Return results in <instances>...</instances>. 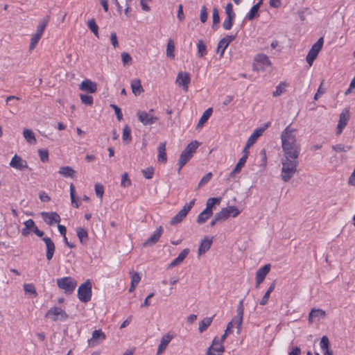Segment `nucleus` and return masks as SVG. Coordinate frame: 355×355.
<instances>
[{
  "mask_svg": "<svg viewBox=\"0 0 355 355\" xmlns=\"http://www.w3.org/2000/svg\"><path fill=\"white\" fill-rule=\"evenodd\" d=\"M282 147L284 158L298 159L300 153V144L297 141L296 129L288 125L281 135Z\"/></svg>",
  "mask_w": 355,
  "mask_h": 355,
  "instance_id": "obj_1",
  "label": "nucleus"
},
{
  "mask_svg": "<svg viewBox=\"0 0 355 355\" xmlns=\"http://www.w3.org/2000/svg\"><path fill=\"white\" fill-rule=\"evenodd\" d=\"M281 162L282 164L281 178L284 182H286L295 174L299 161L298 159L282 157Z\"/></svg>",
  "mask_w": 355,
  "mask_h": 355,
  "instance_id": "obj_2",
  "label": "nucleus"
},
{
  "mask_svg": "<svg viewBox=\"0 0 355 355\" xmlns=\"http://www.w3.org/2000/svg\"><path fill=\"white\" fill-rule=\"evenodd\" d=\"M56 282L58 286L67 294H71L77 285V282L71 277L60 278Z\"/></svg>",
  "mask_w": 355,
  "mask_h": 355,
  "instance_id": "obj_3",
  "label": "nucleus"
},
{
  "mask_svg": "<svg viewBox=\"0 0 355 355\" xmlns=\"http://www.w3.org/2000/svg\"><path fill=\"white\" fill-rule=\"evenodd\" d=\"M78 297L82 302L90 301L92 297V283L89 279L82 284L78 289Z\"/></svg>",
  "mask_w": 355,
  "mask_h": 355,
  "instance_id": "obj_4",
  "label": "nucleus"
},
{
  "mask_svg": "<svg viewBox=\"0 0 355 355\" xmlns=\"http://www.w3.org/2000/svg\"><path fill=\"white\" fill-rule=\"evenodd\" d=\"M45 317L53 321H65L68 318V315L60 307L54 306L46 312Z\"/></svg>",
  "mask_w": 355,
  "mask_h": 355,
  "instance_id": "obj_5",
  "label": "nucleus"
},
{
  "mask_svg": "<svg viewBox=\"0 0 355 355\" xmlns=\"http://www.w3.org/2000/svg\"><path fill=\"white\" fill-rule=\"evenodd\" d=\"M196 200L193 199L189 204H186L183 208L173 217L172 218L170 223L172 225H176L182 222L188 214L189 211L191 209L195 204Z\"/></svg>",
  "mask_w": 355,
  "mask_h": 355,
  "instance_id": "obj_6",
  "label": "nucleus"
},
{
  "mask_svg": "<svg viewBox=\"0 0 355 355\" xmlns=\"http://www.w3.org/2000/svg\"><path fill=\"white\" fill-rule=\"evenodd\" d=\"M153 112V110H150L148 112L145 111H138L137 112V116L138 117L139 121L144 125H152L155 123L158 118L152 114Z\"/></svg>",
  "mask_w": 355,
  "mask_h": 355,
  "instance_id": "obj_7",
  "label": "nucleus"
},
{
  "mask_svg": "<svg viewBox=\"0 0 355 355\" xmlns=\"http://www.w3.org/2000/svg\"><path fill=\"white\" fill-rule=\"evenodd\" d=\"M191 82V76L189 73L180 71L178 73L175 83L180 87H182L184 92H187L189 89V85Z\"/></svg>",
  "mask_w": 355,
  "mask_h": 355,
  "instance_id": "obj_8",
  "label": "nucleus"
},
{
  "mask_svg": "<svg viewBox=\"0 0 355 355\" xmlns=\"http://www.w3.org/2000/svg\"><path fill=\"white\" fill-rule=\"evenodd\" d=\"M225 347L221 343H219L217 337L212 340L211 345L209 347L206 352V355H223Z\"/></svg>",
  "mask_w": 355,
  "mask_h": 355,
  "instance_id": "obj_9",
  "label": "nucleus"
},
{
  "mask_svg": "<svg viewBox=\"0 0 355 355\" xmlns=\"http://www.w3.org/2000/svg\"><path fill=\"white\" fill-rule=\"evenodd\" d=\"M254 67L256 70H264L266 67L271 65V62L268 57L264 54H258L254 58Z\"/></svg>",
  "mask_w": 355,
  "mask_h": 355,
  "instance_id": "obj_10",
  "label": "nucleus"
},
{
  "mask_svg": "<svg viewBox=\"0 0 355 355\" xmlns=\"http://www.w3.org/2000/svg\"><path fill=\"white\" fill-rule=\"evenodd\" d=\"M9 165L10 167L19 171L28 168L27 162L17 155L13 156Z\"/></svg>",
  "mask_w": 355,
  "mask_h": 355,
  "instance_id": "obj_11",
  "label": "nucleus"
},
{
  "mask_svg": "<svg viewBox=\"0 0 355 355\" xmlns=\"http://www.w3.org/2000/svg\"><path fill=\"white\" fill-rule=\"evenodd\" d=\"M105 339V334L101 331V329L94 330L92 332V338L88 340V345L89 347H94Z\"/></svg>",
  "mask_w": 355,
  "mask_h": 355,
  "instance_id": "obj_12",
  "label": "nucleus"
},
{
  "mask_svg": "<svg viewBox=\"0 0 355 355\" xmlns=\"http://www.w3.org/2000/svg\"><path fill=\"white\" fill-rule=\"evenodd\" d=\"M270 270V264L268 263L260 268L256 272V288L264 281L266 275Z\"/></svg>",
  "mask_w": 355,
  "mask_h": 355,
  "instance_id": "obj_13",
  "label": "nucleus"
},
{
  "mask_svg": "<svg viewBox=\"0 0 355 355\" xmlns=\"http://www.w3.org/2000/svg\"><path fill=\"white\" fill-rule=\"evenodd\" d=\"M349 119V111L348 109H344L340 114V119L337 126V135H340L343 128L346 126Z\"/></svg>",
  "mask_w": 355,
  "mask_h": 355,
  "instance_id": "obj_14",
  "label": "nucleus"
},
{
  "mask_svg": "<svg viewBox=\"0 0 355 355\" xmlns=\"http://www.w3.org/2000/svg\"><path fill=\"white\" fill-rule=\"evenodd\" d=\"M269 123L264 125V127L257 128L254 130L253 133L248 138L247 141V148H250L257 141V139L263 133V132L268 128Z\"/></svg>",
  "mask_w": 355,
  "mask_h": 355,
  "instance_id": "obj_15",
  "label": "nucleus"
},
{
  "mask_svg": "<svg viewBox=\"0 0 355 355\" xmlns=\"http://www.w3.org/2000/svg\"><path fill=\"white\" fill-rule=\"evenodd\" d=\"M41 216L44 221L49 225H52L53 223H59L60 221V217L56 212H42Z\"/></svg>",
  "mask_w": 355,
  "mask_h": 355,
  "instance_id": "obj_16",
  "label": "nucleus"
},
{
  "mask_svg": "<svg viewBox=\"0 0 355 355\" xmlns=\"http://www.w3.org/2000/svg\"><path fill=\"white\" fill-rule=\"evenodd\" d=\"M240 211L236 207L229 206L225 208H223L219 214L223 217V220L227 219L230 216L236 217L239 214Z\"/></svg>",
  "mask_w": 355,
  "mask_h": 355,
  "instance_id": "obj_17",
  "label": "nucleus"
},
{
  "mask_svg": "<svg viewBox=\"0 0 355 355\" xmlns=\"http://www.w3.org/2000/svg\"><path fill=\"white\" fill-rule=\"evenodd\" d=\"M235 39V36L227 35L223 37L218 44L217 51H220V57L222 58L228 45Z\"/></svg>",
  "mask_w": 355,
  "mask_h": 355,
  "instance_id": "obj_18",
  "label": "nucleus"
},
{
  "mask_svg": "<svg viewBox=\"0 0 355 355\" xmlns=\"http://www.w3.org/2000/svg\"><path fill=\"white\" fill-rule=\"evenodd\" d=\"M43 241L45 243L46 245V257L48 261H50L52 259L55 250V246L53 241L49 238V237H43L42 238Z\"/></svg>",
  "mask_w": 355,
  "mask_h": 355,
  "instance_id": "obj_19",
  "label": "nucleus"
},
{
  "mask_svg": "<svg viewBox=\"0 0 355 355\" xmlns=\"http://www.w3.org/2000/svg\"><path fill=\"white\" fill-rule=\"evenodd\" d=\"M79 89L83 92L95 93L97 90V84L89 79H86L80 83Z\"/></svg>",
  "mask_w": 355,
  "mask_h": 355,
  "instance_id": "obj_20",
  "label": "nucleus"
},
{
  "mask_svg": "<svg viewBox=\"0 0 355 355\" xmlns=\"http://www.w3.org/2000/svg\"><path fill=\"white\" fill-rule=\"evenodd\" d=\"M162 233H163V228L162 226H159L155 230V232L153 233V234L143 243V246L144 247L152 246L154 244H155L158 241L159 239L161 237Z\"/></svg>",
  "mask_w": 355,
  "mask_h": 355,
  "instance_id": "obj_21",
  "label": "nucleus"
},
{
  "mask_svg": "<svg viewBox=\"0 0 355 355\" xmlns=\"http://www.w3.org/2000/svg\"><path fill=\"white\" fill-rule=\"evenodd\" d=\"M173 338V335L169 334H166L162 337L160 343L157 348V355H160L164 352Z\"/></svg>",
  "mask_w": 355,
  "mask_h": 355,
  "instance_id": "obj_22",
  "label": "nucleus"
},
{
  "mask_svg": "<svg viewBox=\"0 0 355 355\" xmlns=\"http://www.w3.org/2000/svg\"><path fill=\"white\" fill-rule=\"evenodd\" d=\"M212 242V238L205 236L200 242L198 251V256H200L207 252L210 249Z\"/></svg>",
  "mask_w": 355,
  "mask_h": 355,
  "instance_id": "obj_23",
  "label": "nucleus"
},
{
  "mask_svg": "<svg viewBox=\"0 0 355 355\" xmlns=\"http://www.w3.org/2000/svg\"><path fill=\"white\" fill-rule=\"evenodd\" d=\"M326 312L320 309H312L309 314V322L313 323V320H319L325 317Z\"/></svg>",
  "mask_w": 355,
  "mask_h": 355,
  "instance_id": "obj_24",
  "label": "nucleus"
},
{
  "mask_svg": "<svg viewBox=\"0 0 355 355\" xmlns=\"http://www.w3.org/2000/svg\"><path fill=\"white\" fill-rule=\"evenodd\" d=\"M19 98L15 96H8L6 98V103L7 105L10 107V112L12 114H15L17 111L18 101Z\"/></svg>",
  "mask_w": 355,
  "mask_h": 355,
  "instance_id": "obj_25",
  "label": "nucleus"
},
{
  "mask_svg": "<svg viewBox=\"0 0 355 355\" xmlns=\"http://www.w3.org/2000/svg\"><path fill=\"white\" fill-rule=\"evenodd\" d=\"M190 250L189 248H185L184 249L180 254L178 256L177 258H175L170 264H169V267L170 268H173V267H175L177 266H179L180 264H181L183 261L184 260V259L187 257V255L189 254Z\"/></svg>",
  "mask_w": 355,
  "mask_h": 355,
  "instance_id": "obj_26",
  "label": "nucleus"
},
{
  "mask_svg": "<svg viewBox=\"0 0 355 355\" xmlns=\"http://www.w3.org/2000/svg\"><path fill=\"white\" fill-rule=\"evenodd\" d=\"M193 157L190 153H187L185 150H183L180 154L178 165L179 168L178 170V173L180 172L182 168L190 160V159Z\"/></svg>",
  "mask_w": 355,
  "mask_h": 355,
  "instance_id": "obj_27",
  "label": "nucleus"
},
{
  "mask_svg": "<svg viewBox=\"0 0 355 355\" xmlns=\"http://www.w3.org/2000/svg\"><path fill=\"white\" fill-rule=\"evenodd\" d=\"M215 315L211 317L205 318L199 322L198 330L200 333L205 331L211 324Z\"/></svg>",
  "mask_w": 355,
  "mask_h": 355,
  "instance_id": "obj_28",
  "label": "nucleus"
},
{
  "mask_svg": "<svg viewBox=\"0 0 355 355\" xmlns=\"http://www.w3.org/2000/svg\"><path fill=\"white\" fill-rule=\"evenodd\" d=\"M213 110L211 107L208 108L206 110L204 113L202 114V116L200 117L198 123L197 125V128H201L204 124L207 121L209 118L211 116L212 114Z\"/></svg>",
  "mask_w": 355,
  "mask_h": 355,
  "instance_id": "obj_29",
  "label": "nucleus"
},
{
  "mask_svg": "<svg viewBox=\"0 0 355 355\" xmlns=\"http://www.w3.org/2000/svg\"><path fill=\"white\" fill-rule=\"evenodd\" d=\"M220 202V198H209L206 203V208L204 211L213 214V208L215 205H218Z\"/></svg>",
  "mask_w": 355,
  "mask_h": 355,
  "instance_id": "obj_30",
  "label": "nucleus"
},
{
  "mask_svg": "<svg viewBox=\"0 0 355 355\" xmlns=\"http://www.w3.org/2000/svg\"><path fill=\"white\" fill-rule=\"evenodd\" d=\"M24 227L21 230V235L24 237L28 236L30 231L35 226V222L32 219H28L24 223Z\"/></svg>",
  "mask_w": 355,
  "mask_h": 355,
  "instance_id": "obj_31",
  "label": "nucleus"
},
{
  "mask_svg": "<svg viewBox=\"0 0 355 355\" xmlns=\"http://www.w3.org/2000/svg\"><path fill=\"white\" fill-rule=\"evenodd\" d=\"M158 162H166L167 160L166 153V142L159 144L158 146Z\"/></svg>",
  "mask_w": 355,
  "mask_h": 355,
  "instance_id": "obj_32",
  "label": "nucleus"
},
{
  "mask_svg": "<svg viewBox=\"0 0 355 355\" xmlns=\"http://www.w3.org/2000/svg\"><path fill=\"white\" fill-rule=\"evenodd\" d=\"M58 173L65 178H73L76 171L70 166H62L60 168Z\"/></svg>",
  "mask_w": 355,
  "mask_h": 355,
  "instance_id": "obj_33",
  "label": "nucleus"
},
{
  "mask_svg": "<svg viewBox=\"0 0 355 355\" xmlns=\"http://www.w3.org/2000/svg\"><path fill=\"white\" fill-rule=\"evenodd\" d=\"M49 20V16L40 20L39 24L37 27V31H36L35 34L39 35L41 37L42 36L44 31L46 28V26L48 24Z\"/></svg>",
  "mask_w": 355,
  "mask_h": 355,
  "instance_id": "obj_34",
  "label": "nucleus"
},
{
  "mask_svg": "<svg viewBox=\"0 0 355 355\" xmlns=\"http://www.w3.org/2000/svg\"><path fill=\"white\" fill-rule=\"evenodd\" d=\"M76 232L81 243L84 244L88 241V233L87 230L83 227H78L76 229Z\"/></svg>",
  "mask_w": 355,
  "mask_h": 355,
  "instance_id": "obj_35",
  "label": "nucleus"
},
{
  "mask_svg": "<svg viewBox=\"0 0 355 355\" xmlns=\"http://www.w3.org/2000/svg\"><path fill=\"white\" fill-rule=\"evenodd\" d=\"M132 92L135 94H140L144 91L139 79H135L131 82Z\"/></svg>",
  "mask_w": 355,
  "mask_h": 355,
  "instance_id": "obj_36",
  "label": "nucleus"
},
{
  "mask_svg": "<svg viewBox=\"0 0 355 355\" xmlns=\"http://www.w3.org/2000/svg\"><path fill=\"white\" fill-rule=\"evenodd\" d=\"M23 135L28 143L31 144L36 143L35 135L31 130L25 128L23 131Z\"/></svg>",
  "mask_w": 355,
  "mask_h": 355,
  "instance_id": "obj_37",
  "label": "nucleus"
},
{
  "mask_svg": "<svg viewBox=\"0 0 355 355\" xmlns=\"http://www.w3.org/2000/svg\"><path fill=\"white\" fill-rule=\"evenodd\" d=\"M288 86V84L286 82H281L275 89V91L272 93V96L277 97L281 96L286 92V88Z\"/></svg>",
  "mask_w": 355,
  "mask_h": 355,
  "instance_id": "obj_38",
  "label": "nucleus"
},
{
  "mask_svg": "<svg viewBox=\"0 0 355 355\" xmlns=\"http://www.w3.org/2000/svg\"><path fill=\"white\" fill-rule=\"evenodd\" d=\"M198 48V55L199 57H203L207 53V46L202 40H198L197 43Z\"/></svg>",
  "mask_w": 355,
  "mask_h": 355,
  "instance_id": "obj_39",
  "label": "nucleus"
},
{
  "mask_svg": "<svg viewBox=\"0 0 355 355\" xmlns=\"http://www.w3.org/2000/svg\"><path fill=\"white\" fill-rule=\"evenodd\" d=\"M213 214L209 213L207 211H202L198 216L197 223L198 224L205 223Z\"/></svg>",
  "mask_w": 355,
  "mask_h": 355,
  "instance_id": "obj_40",
  "label": "nucleus"
},
{
  "mask_svg": "<svg viewBox=\"0 0 355 355\" xmlns=\"http://www.w3.org/2000/svg\"><path fill=\"white\" fill-rule=\"evenodd\" d=\"M175 44L172 40H169L167 44V48H166V55L173 59L175 58Z\"/></svg>",
  "mask_w": 355,
  "mask_h": 355,
  "instance_id": "obj_41",
  "label": "nucleus"
},
{
  "mask_svg": "<svg viewBox=\"0 0 355 355\" xmlns=\"http://www.w3.org/2000/svg\"><path fill=\"white\" fill-rule=\"evenodd\" d=\"M199 145L200 144L197 141H191L187 146L184 150L193 155V153L197 150V148H198Z\"/></svg>",
  "mask_w": 355,
  "mask_h": 355,
  "instance_id": "obj_42",
  "label": "nucleus"
},
{
  "mask_svg": "<svg viewBox=\"0 0 355 355\" xmlns=\"http://www.w3.org/2000/svg\"><path fill=\"white\" fill-rule=\"evenodd\" d=\"M87 26L94 35L98 37V27L94 19H91L87 21Z\"/></svg>",
  "mask_w": 355,
  "mask_h": 355,
  "instance_id": "obj_43",
  "label": "nucleus"
},
{
  "mask_svg": "<svg viewBox=\"0 0 355 355\" xmlns=\"http://www.w3.org/2000/svg\"><path fill=\"white\" fill-rule=\"evenodd\" d=\"M131 130L128 125H125L123 130V140L126 143H130L132 140L131 137Z\"/></svg>",
  "mask_w": 355,
  "mask_h": 355,
  "instance_id": "obj_44",
  "label": "nucleus"
},
{
  "mask_svg": "<svg viewBox=\"0 0 355 355\" xmlns=\"http://www.w3.org/2000/svg\"><path fill=\"white\" fill-rule=\"evenodd\" d=\"M323 42H324V40H323V38L322 37H320L316 43H315L311 49H310L311 51L313 52H315L317 53L318 54L319 53V52L321 51L322 48V45H323Z\"/></svg>",
  "mask_w": 355,
  "mask_h": 355,
  "instance_id": "obj_45",
  "label": "nucleus"
},
{
  "mask_svg": "<svg viewBox=\"0 0 355 355\" xmlns=\"http://www.w3.org/2000/svg\"><path fill=\"white\" fill-rule=\"evenodd\" d=\"M41 37V36L35 33L32 35L29 45V51H32L35 48Z\"/></svg>",
  "mask_w": 355,
  "mask_h": 355,
  "instance_id": "obj_46",
  "label": "nucleus"
},
{
  "mask_svg": "<svg viewBox=\"0 0 355 355\" xmlns=\"http://www.w3.org/2000/svg\"><path fill=\"white\" fill-rule=\"evenodd\" d=\"M81 102L87 105H92L93 104V97L89 95L80 94Z\"/></svg>",
  "mask_w": 355,
  "mask_h": 355,
  "instance_id": "obj_47",
  "label": "nucleus"
},
{
  "mask_svg": "<svg viewBox=\"0 0 355 355\" xmlns=\"http://www.w3.org/2000/svg\"><path fill=\"white\" fill-rule=\"evenodd\" d=\"M24 290L26 293L33 294L35 296L37 295L36 290L33 284H25L24 285Z\"/></svg>",
  "mask_w": 355,
  "mask_h": 355,
  "instance_id": "obj_48",
  "label": "nucleus"
},
{
  "mask_svg": "<svg viewBox=\"0 0 355 355\" xmlns=\"http://www.w3.org/2000/svg\"><path fill=\"white\" fill-rule=\"evenodd\" d=\"M318 55V54L317 53H315V52L314 53V52L311 51V50H309V51L306 55V60L307 63L310 66H311L313 64V62L316 59Z\"/></svg>",
  "mask_w": 355,
  "mask_h": 355,
  "instance_id": "obj_49",
  "label": "nucleus"
},
{
  "mask_svg": "<svg viewBox=\"0 0 355 355\" xmlns=\"http://www.w3.org/2000/svg\"><path fill=\"white\" fill-rule=\"evenodd\" d=\"M40 160L42 162H46L49 160V151L46 149H40L38 150Z\"/></svg>",
  "mask_w": 355,
  "mask_h": 355,
  "instance_id": "obj_50",
  "label": "nucleus"
},
{
  "mask_svg": "<svg viewBox=\"0 0 355 355\" xmlns=\"http://www.w3.org/2000/svg\"><path fill=\"white\" fill-rule=\"evenodd\" d=\"M259 5H254L251 8L249 13L248 14V16H247L248 19L249 20L253 19L255 17L258 10H259Z\"/></svg>",
  "mask_w": 355,
  "mask_h": 355,
  "instance_id": "obj_51",
  "label": "nucleus"
},
{
  "mask_svg": "<svg viewBox=\"0 0 355 355\" xmlns=\"http://www.w3.org/2000/svg\"><path fill=\"white\" fill-rule=\"evenodd\" d=\"M131 184V180L129 179L128 173H124L121 176V185L123 187H129Z\"/></svg>",
  "mask_w": 355,
  "mask_h": 355,
  "instance_id": "obj_52",
  "label": "nucleus"
},
{
  "mask_svg": "<svg viewBox=\"0 0 355 355\" xmlns=\"http://www.w3.org/2000/svg\"><path fill=\"white\" fill-rule=\"evenodd\" d=\"M320 345L322 351L329 348V340L327 336H324L322 337Z\"/></svg>",
  "mask_w": 355,
  "mask_h": 355,
  "instance_id": "obj_53",
  "label": "nucleus"
},
{
  "mask_svg": "<svg viewBox=\"0 0 355 355\" xmlns=\"http://www.w3.org/2000/svg\"><path fill=\"white\" fill-rule=\"evenodd\" d=\"M212 18H213V28H215V25L218 24L220 21V17L218 10L216 8H214L213 9V14H212Z\"/></svg>",
  "mask_w": 355,
  "mask_h": 355,
  "instance_id": "obj_54",
  "label": "nucleus"
},
{
  "mask_svg": "<svg viewBox=\"0 0 355 355\" xmlns=\"http://www.w3.org/2000/svg\"><path fill=\"white\" fill-rule=\"evenodd\" d=\"M95 193L96 195L99 197L101 199L103 198L104 193V187L101 184H95Z\"/></svg>",
  "mask_w": 355,
  "mask_h": 355,
  "instance_id": "obj_55",
  "label": "nucleus"
},
{
  "mask_svg": "<svg viewBox=\"0 0 355 355\" xmlns=\"http://www.w3.org/2000/svg\"><path fill=\"white\" fill-rule=\"evenodd\" d=\"M234 19V17H227V18L225 19V21H223V26L224 29H225V30L231 29L232 24H233Z\"/></svg>",
  "mask_w": 355,
  "mask_h": 355,
  "instance_id": "obj_56",
  "label": "nucleus"
},
{
  "mask_svg": "<svg viewBox=\"0 0 355 355\" xmlns=\"http://www.w3.org/2000/svg\"><path fill=\"white\" fill-rule=\"evenodd\" d=\"M232 327H233L232 322H230L227 324V328H226V329L225 331L224 334L221 336V338L220 340H218L219 343H221V344H223V343L226 339L227 336L228 335V334L231 332V329L232 328Z\"/></svg>",
  "mask_w": 355,
  "mask_h": 355,
  "instance_id": "obj_57",
  "label": "nucleus"
},
{
  "mask_svg": "<svg viewBox=\"0 0 355 355\" xmlns=\"http://www.w3.org/2000/svg\"><path fill=\"white\" fill-rule=\"evenodd\" d=\"M212 178V173L211 172L207 173L200 181L198 184V188L208 183Z\"/></svg>",
  "mask_w": 355,
  "mask_h": 355,
  "instance_id": "obj_58",
  "label": "nucleus"
},
{
  "mask_svg": "<svg viewBox=\"0 0 355 355\" xmlns=\"http://www.w3.org/2000/svg\"><path fill=\"white\" fill-rule=\"evenodd\" d=\"M333 149L336 152H347V150H350L351 146H344L343 144H337L335 146H333Z\"/></svg>",
  "mask_w": 355,
  "mask_h": 355,
  "instance_id": "obj_59",
  "label": "nucleus"
},
{
  "mask_svg": "<svg viewBox=\"0 0 355 355\" xmlns=\"http://www.w3.org/2000/svg\"><path fill=\"white\" fill-rule=\"evenodd\" d=\"M121 59L124 65L130 64L132 61V58L128 53L123 52L121 53Z\"/></svg>",
  "mask_w": 355,
  "mask_h": 355,
  "instance_id": "obj_60",
  "label": "nucleus"
},
{
  "mask_svg": "<svg viewBox=\"0 0 355 355\" xmlns=\"http://www.w3.org/2000/svg\"><path fill=\"white\" fill-rule=\"evenodd\" d=\"M141 172L146 179H151L154 173V170L152 167H148L146 169L142 170Z\"/></svg>",
  "mask_w": 355,
  "mask_h": 355,
  "instance_id": "obj_61",
  "label": "nucleus"
},
{
  "mask_svg": "<svg viewBox=\"0 0 355 355\" xmlns=\"http://www.w3.org/2000/svg\"><path fill=\"white\" fill-rule=\"evenodd\" d=\"M110 107L114 109L118 121H121L123 119V114L121 109L114 104H111Z\"/></svg>",
  "mask_w": 355,
  "mask_h": 355,
  "instance_id": "obj_62",
  "label": "nucleus"
},
{
  "mask_svg": "<svg viewBox=\"0 0 355 355\" xmlns=\"http://www.w3.org/2000/svg\"><path fill=\"white\" fill-rule=\"evenodd\" d=\"M208 14L205 6H202L200 10V19L202 23H205L207 19Z\"/></svg>",
  "mask_w": 355,
  "mask_h": 355,
  "instance_id": "obj_63",
  "label": "nucleus"
},
{
  "mask_svg": "<svg viewBox=\"0 0 355 355\" xmlns=\"http://www.w3.org/2000/svg\"><path fill=\"white\" fill-rule=\"evenodd\" d=\"M246 162V160L244 159V158H240L238 163L234 167V171H238L239 173L241 172L242 168L244 166Z\"/></svg>",
  "mask_w": 355,
  "mask_h": 355,
  "instance_id": "obj_64",
  "label": "nucleus"
}]
</instances>
